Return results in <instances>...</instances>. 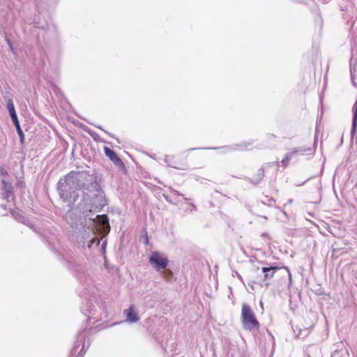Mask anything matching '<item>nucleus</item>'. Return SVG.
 I'll return each mask as SVG.
<instances>
[{"instance_id": "obj_1", "label": "nucleus", "mask_w": 357, "mask_h": 357, "mask_svg": "<svg viewBox=\"0 0 357 357\" xmlns=\"http://www.w3.org/2000/svg\"><path fill=\"white\" fill-rule=\"evenodd\" d=\"M241 322L243 328L248 331H258L260 328V323L257 320L254 310L248 303L242 304Z\"/></svg>"}, {"instance_id": "obj_2", "label": "nucleus", "mask_w": 357, "mask_h": 357, "mask_svg": "<svg viewBox=\"0 0 357 357\" xmlns=\"http://www.w3.org/2000/svg\"><path fill=\"white\" fill-rule=\"evenodd\" d=\"M64 183L68 184L69 187L72 188L74 190H78L83 188L84 183L82 182L83 173L70 172L63 179H61Z\"/></svg>"}, {"instance_id": "obj_3", "label": "nucleus", "mask_w": 357, "mask_h": 357, "mask_svg": "<svg viewBox=\"0 0 357 357\" xmlns=\"http://www.w3.org/2000/svg\"><path fill=\"white\" fill-rule=\"evenodd\" d=\"M149 262L151 266L158 271L162 269H165L169 264L167 257L162 254L153 252L149 257Z\"/></svg>"}, {"instance_id": "obj_4", "label": "nucleus", "mask_w": 357, "mask_h": 357, "mask_svg": "<svg viewBox=\"0 0 357 357\" xmlns=\"http://www.w3.org/2000/svg\"><path fill=\"white\" fill-rule=\"evenodd\" d=\"M59 191L61 197L64 201L70 200L73 197H75V190L61 180L59 182Z\"/></svg>"}, {"instance_id": "obj_5", "label": "nucleus", "mask_w": 357, "mask_h": 357, "mask_svg": "<svg viewBox=\"0 0 357 357\" xmlns=\"http://www.w3.org/2000/svg\"><path fill=\"white\" fill-rule=\"evenodd\" d=\"M280 268H281L278 266L262 267L261 271L264 273L263 282H264L266 287H268L270 285L269 281L274 278L275 272Z\"/></svg>"}, {"instance_id": "obj_6", "label": "nucleus", "mask_w": 357, "mask_h": 357, "mask_svg": "<svg viewBox=\"0 0 357 357\" xmlns=\"http://www.w3.org/2000/svg\"><path fill=\"white\" fill-rule=\"evenodd\" d=\"M103 150L106 156L108 157L115 165L118 166L122 170L126 169V166L123 162L113 150L107 146H105Z\"/></svg>"}, {"instance_id": "obj_7", "label": "nucleus", "mask_w": 357, "mask_h": 357, "mask_svg": "<svg viewBox=\"0 0 357 357\" xmlns=\"http://www.w3.org/2000/svg\"><path fill=\"white\" fill-rule=\"evenodd\" d=\"M1 186L3 190L2 198L7 202H10V199H13V187L11 183L7 181L5 179H2Z\"/></svg>"}, {"instance_id": "obj_8", "label": "nucleus", "mask_w": 357, "mask_h": 357, "mask_svg": "<svg viewBox=\"0 0 357 357\" xmlns=\"http://www.w3.org/2000/svg\"><path fill=\"white\" fill-rule=\"evenodd\" d=\"M99 225L102 227L103 232L107 234L110 230V227L107 215H99L96 217Z\"/></svg>"}, {"instance_id": "obj_9", "label": "nucleus", "mask_w": 357, "mask_h": 357, "mask_svg": "<svg viewBox=\"0 0 357 357\" xmlns=\"http://www.w3.org/2000/svg\"><path fill=\"white\" fill-rule=\"evenodd\" d=\"M124 314L126 317V321L129 322H137L139 319L137 314L135 311L133 305H131L128 309L125 310Z\"/></svg>"}, {"instance_id": "obj_10", "label": "nucleus", "mask_w": 357, "mask_h": 357, "mask_svg": "<svg viewBox=\"0 0 357 357\" xmlns=\"http://www.w3.org/2000/svg\"><path fill=\"white\" fill-rule=\"evenodd\" d=\"M297 153V150L294 149L289 153H287L283 160L281 161L282 165L283 167H286L288 165L289 161L291 160L293 156Z\"/></svg>"}, {"instance_id": "obj_11", "label": "nucleus", "mask_w": 357, "mask_h": 357, "mask_svg": "<svg viewBox=\"0 0 357 357\" xmlns=\"http://www.w3.org/2000/svg\"><path fill=\"white\" fill-rule=\"evenodd\" d=\"M265 176L264 169L263 168L259 169L253 176V179L256 182H259L264 178Z\"/></svg>"}, {"instance_id": "obj_12", "label": "nucleus", "mask_w": 357, "mask_h": 357, "mask_svg": "<svg viewBox=\"0 0 357 357\" xmlns=\"http://www.w3.org/2000/svg\"><path fill=\"white\" fill-rule=\"evenodd\" d=\"M8 109L9 111L10 116H14V114H16L14 104L12 100H9L8 102Z\"/></svg>"}, {"instance_id": "obj_13", "label": "nucleus", "mask_w": 357, "mask_h": 357, "mask_svg": "<svg viewBox=\"0 0 357 357\" xmlns=\"http://www.w3.org/2000/svg\"><path fill=\"white\" fill-rule=\"evenodd\" d=\"M164 271H163V273H162V275L164 277V278H165L167 280H170L172 278V272L171 270L169 269H163Z\"/></svg>"}, {"instance_id": "obj_14", "label": "nucleus", "mask_w": 357, "mask_h": 357, "mask_svg": "<svg viewBox=\"0 0 357 357\" xmlns=\"http://www.w3.org/2000/svg\"><path fill=\"white\" fill-rule=\"evenodd\" d=\"M11 116V119H12L13 123H15V126L19 127V121L17 119V114H14V116Z\"/></svg>"}, {"instance_id": "obj_15", "label": "nucleus", "mask_w": 357, "mask_h": 357, "mask_svg": "<svg viewBox=\"0 0 357 357\" xmlns=\"http://www.w3.org/2000/svg\"><path fill=\"white\" fill-rule=\"evenodd\" d=\"M0 176L3 177H7L8 176V172L5 169L1 168L0 169Z\"/></svg>"}, {"instance_id": "obj_16", "label": "nucleus", "mask_w": 357, "mask_h": 357, "mask_svg": "<svg viewBox=\"0 0 357 357\" xmlns=\"http://www.w3.org/2000/svg\"><path fill=\"white\" fill-rule=\"evenodd\" d=\"M13 215L15 217V218L17 220H18L19 221H22V219L24 218V217H22V215H20V214L17 213H13Z\"/></svg>"}, {"instance_id": "obj_17", "label": "nucleus", "mask_w": 357, "mask_h": 357, "mask_svg": "<svg viewBox=\"0 0 357 357\" xmlns=\"http://www.w3.org/2000/svg\"><path fill=\"white\" fill-rule=\"evenodd\" d=\"M18 133H19V135H20V136L21 137V141L22 142L23 140H24V135H23V132L22 131V130H20V132Z\"/></svg>"}, {"instance_id": "obj_18", "label": "nucleus", "mask_w": 357, "mask_h": 357, "mask_svg": "<svg viewBox=\"0 0 357 357\" xmlns=\"http://www.w3.org/2000/svg\"><path fill=\"white\" fill-rule=\"evenodd\" d=\"M16 128H17V131H18V132H20V130H21V129H20V127L19 126V127H16Z\"/></svg>"}, {"instance_id": "obj_19", "label": "nucleus", "mask_w": 357, "mask_h": 357, "mask_svg": "<svg viewBox=\"0 0 357 357\" xmlns=\"http://www.w3.org/2000/svg\"><path fill=\"white\" fill-rule=\"evenodd\" d=\"M146 243L148 244L149 243V239L148 238L146 237Z\"/></svg>"}, {"instance_id": "obj_20", "label": "nucleus", "mask_w": 357, "mask_h": 357, "mask_svg": "<svg viewBox=\"0 0 357 357\" xmlns=\"http://www.w3.org/2000/svg\"><path fill=\"white\" fill-rule=\"evenodd\" d=\"M284 268L289 273V270L287 267H284Z\"/></svg>"}]
</instances>
